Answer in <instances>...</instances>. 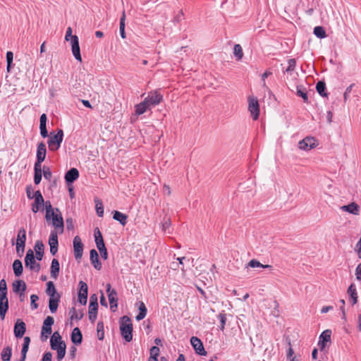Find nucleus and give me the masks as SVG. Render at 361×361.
Segmentation results:
<instances>
[{
	"label": "nucleus",
	"instance_id": "nucleus-5",
	"mask_svg": "<svg viewBox=\"0 0 361 361\" xmlns=\"http://www.w3.org/2000/svg\"><path fill=\"white\" fill-rule=\"evenodd\" d=\"M120 330L122 336L127 342H130L133 338V324L130 319L127 316H123L121 319Z\"/></svg>",
	"mask_w": 361,
	"mask_h": 361
},
{
	"label": "nucleus",
	"instance_id": "nucleus-6",
	"mask_svg": "<svg viewBox=\"0 0 361 361\" xmlns=\"http://www.w3.org/2000/svg\"><path fill=\"white\" fill-rule=\"evenodd\" d=\"M33 190L30 186L27 187L26 193L27 197L30 199H34V203L32 204V210L33 212L36 213L39 211V207L43 205L44 204V198L39 190L35 192L33 195H32Z\"/></svg>",
	"mask_w": 361,
	"mask_h": 361
},
{
	"label": "nucleus",
	"instance_id": "nucleus-9",
	"mask_svg": "<svg viewBox=\"0 0 361 361\" xmlns=\"http://www.w3.org/2000/svg\"><path fill=\"white\" fill-rule=\"evenodd\" d=\"M106 292L110 303V309L111 311L115 312L118 307V295L117 292L114 289H111L110 283L106 284Z\"/></svg>",
	"mask_w": 361,
	"mask_h": 361
},
{
	"label": "nucleus",
	"instance_id": "nucleus-55",
	"mask_svg": "<svg viewBox=\"0 0 361 361\" xmlns=\"http://www.w3.org/2000/svg\"><path fill=\"white\" fill-rule=\"evenodd\" d=\"M219 318L220 322H221V327L220 328H221V330H224L225 324H226V314H223V313H221L219 315Z\"/></svg>",
	"mask_w": 361,
	"mask_h": 361
},
{
	"label": "nucleus",
	"instance_id": "nucleus-42",
	"mask_svg": "<svg viewBox=\"0 0 361 361\" xmlns=\"http://www.w3.org/2000/svg\"><path fill=\"white\" fill-rule=\"evenodd\" d=\"M248 266L252 268H256V267H262V268H271V266L269 264H262L259 261L256 259H252L249 262Z\"/></svg>",
	"mask_w": 361,
	"mask_h": 361
},
{
	"label": "nucleus",
	"instance_id": "nucleus-36",
	"mask_svg": "<svg viewBox=\"0 0 361 361\" xmlns=\"http://www.w3.org/2000/svg\"><path fill=\"white\" fill-rule=\"evenodd\" d=\"M125 20H126V14H125V11H123L122 16L120 19V27H119L120 35L123 39H125L126 37V32H125Z\"/></svg>",
	"mask_w": 361,
	"mask_h": 361
},
{
	"label": "nucleus",
	"instance_id": "nucleus-19",
	"mask_svg": "<svg viewBox=\"0 0 361 361\" xmlns=\"http://www.w3.org/2000/svg\"><path fill=\"white\" fill-rule=\"evenodd\" d=\"M45 159V146L42 142L39 144L37 151V161L35 165L41 166V163Z\"/></svg>",
	"mask_w": 361,
	"mask_h": 361
},
{
	"label": "nucleus",
	"instance_id": "nucleus-17",
	"mask_svg": "<svg viewBox=\"0 0 361 361\" xmlns=\"http://www.w3.org/2000/svg\"><path fill=\"white\" fill-rule=\"evenodd\" d=\"M26 240V233L24 228H20L18 231L16 240V245L22 247L21 253H23Z\"/></svg>",
	"mask_w": 361,
	"mask_h": 361
},
{
	"label": "nucleus",
	"instance_id": "nucleus-47",
	"mask_svg": "<svg viewBox=\"0 0 361 361\" xmlns=\"http://www.w3.org/2000/svg\"><path fill=\"white\" fill-rule=\"evenodd\" d=\"M96 210L99 216H102L104 214V207L102 202L99 200L96 201Z\"/></svg>",
	"mask_w": 361,
	"mask_h": 361
},
{
	"label": "nucleus",
	"instance_id": "nucleus-14",
	"mask_svg": "<svg viewBox=\"0 0 361 361\" xmlns=\"http://www.w3.org/2000/svg\"><path fill=\"white\" fill-rule=\"evenodd\" d=\"M71 50L73 55L79 61H82V57L80 54V49L79 46L78 37L75 36L73 40L71 42Z\"/></svg>",
	"mask_w": 361,
	"mask_h": 361
},
{
	"label": "nucleus",
	"instance_id": "nucleus-39",
	"mask_svg": "<svg viewBox=\"0 0 361 361\" xmlns=\"http://www.w3.org/2000/svg\"><path fill=\"white\" fill-rule=\"evenodd\" d=\"M314 34L320 39H323L326 37V31L322 26L315 27L314 28Z\"/></svg>",
	"mask_w": 361,
	"mask_h": 361
},
{
	"label": "nucleus",
	"instance_id": "nucleus-62",
	"mask_svg": "<svg viewBox=\"0 0 361 361\" xmlns=\"http://www.w3.org/2000/svg\"><path fill=\"white\" fill-rule=\"evenodd\" d=\"M96 245L99 252L106 248L104 241L97 243Z\"/></svg>",
	"mask_w": 361,
	"mask_h": 361
},
{
	"label": "nucleus",
	"instance_id": "nucleus-59",
	"mask_svg": "<svg viewBox=\"0 0 361 361\" xmlns=\"http://www.w3.org/2000/svg\"><path fill=\"white\" fill-rule=\"evenodd\" d=\"M30 269H32L36 272H38L40 270V264L36 262L32 265H31V267H30Z\"/></svg>",
	"mask_w": 361,
	"mask_h": 361
},
{
	"label": "nucleus",
	"instance_id": "nucleus-35",
	"mask_svg": "<svg viewBox=\"0 0 361 361\" xmlns=\"http://www.w3.org/2000/svg\"><path fill=\"white\" fill-rule=\"evenodd\" d=\"M316 89L318 93L322 97H326L327 93L325 92L326 90V84L323 81H319L317 83Z\"/></svg>",
	"mask_w": 361,
	"mask_h": 361
},
{
	"label": "nucleus",
	"instance_id": "nucleus-37",
	"mask_svg": "<svg viewBox=\"0 0 361 361\" xmlns=\"http://www.w3.org/2000/svg\"><path fill=\"white\" fill-rule=\"evenodd\" d=\"M296 94L298 97H300L303 99L304 102L307 103L308 102V97L307 92H305V89L303 88L302 86H297V92Z\"/></svg>",
	"mask_w": 361,
	"mask_h": 361
},
{
	"label": "nucleus",
	"instance_id": "nucleus-60",
	"mask_svg": "<svg viewBox=\"0 0 361 361\" xmlns=\"http://www.w3.org/2000/svg\"><path fill=\"white\" fill-rule=\"evenodd\" d=\"M76 351H77V348L75 346H72L70 349V356L72 359H74L75 357V354H76Z\"/></svg>",
	"mask_w": 361,
	"mask_h": 361
},
{
	"label": "nucleus",
	"instance_id": "nucleus-50",
	"mask_svg": "<svg viewBox=\"0 0 361 361\" xmlns=\"http://www.w3.org/2000/svg\"><path fill=\"white\" fill-rule=\"evenodd\" d=\"M159 348L157 346H153L150 348V357L157 358L159 355Z\"/></svg>",
	"mask_w": 361,
	"mask_h": 361
},
{
	"label": "nucleus",
	"instance_id": "nucleus-2",
	"mask_svg": "<svg viewBox=\"0 0 361 361\" xmlns=\"http://www.w3.org/2000/svg\"><path fill=\"white\" fill-rule=\"evenodd\" d=\"M47 295L49 297V310L51 313H55L57 311L61 295L56 290L54 282L52 281L47 283Z\"/></svg>",
	"mask_w": 361,
	"mask_h": 361
},
{
	"label": "nucleus",
	"instance_id": "nucleus-32",
	"mask_svg": "<svg viewBox=\"0 0 361 361\" xmlns=\"http://www.w3.org/2000/svg\"><path fill=\"white\" fill-rule=\"evenodd\" d=\"M12 350L11 348L9 346H7L4 348L1 352V359L2 361H8L10 360L12 355Z\"/></svg>",
	"mask_w": 361,
	"mask_h": 361
},
{
	"label": "nucleus",
	"instance_id": "nucleus-7",
	"mask_svg": "<svg viewBox=\"0 0 361 361\" xmlns=\"http://www.w3.org/2000/svg\"><path fill=\"white\" fill-rule=\"evenodd\" d=\"M248 102V110L250 113V115L254 121H256L259 118V104L257 99L252 96L250 95L247 97Z\"/></svg>",
	"mask_w": 361,
	"mask_h": 361
},
{
	"label": "nucleus",
	"instance_id": "nucleus-46",
	"mask_svg": "<svg viewBox=\"0 0 361 361\" xmlns=\"http://www.w3.org/2000/svg\"><path fill=\"white\" fill-rule=\"evenodd\" d=\"M40 134L43 137H45V114H43L40 117Z\"/></svg>",
	"mask_w": 361,
	"mask_h": 361
},
{
	"label": "nucleus",
	"instance_id": "nucleus-28",
	"mask_svg": "<svg viewBox=\"0 0 361 361\" xmlns=\"http://www.w3.org/2000/svg\"><path fill=\"white\" fill-rule=\"evenodd\" d=\"M98 304L90 303L89 305V319L92 322H94L97 318Z\"/></svg>",
	"mask_w": 361,
	"mask_h": 361
},
{
	"label": "nucleus",
	"instance_id": "nucleus-21",
	"mask_svg": "<svg viewBox=\"0 0 361 361\" xmlns=\"http://www.w3.org/2000/svg\"><path fill=\"white\" fill-rule=\"evenodd\" d=\"M90 255L91 263L94 267L97 270H100L102 268V263L99 262L97 252L92 249L90 250Z\"/></svg>",
	"mask_w": 361,
	"mask_h": 361
},
{
	"label": "nucleus",
	"instance_id": "nucleus-61",
	"mask_svg": "<svg viewBox=\"0 0 361 361\" xmlns=\"http://www.w3.org/2000/svg\"><path fill=\"white\" fill-rule=\"evenodd\" d=\"M41 338L42 341L45 340V320H44L42 326Z\"/></svg>",
	"mask_w": 361,
	"mask_h": 361
},
{
	"label": "nucleus",
	"instance_id": "nucleus-38",
	"mask_svg": "<svg viewBox=\"0 0 361 361\" xmlns=\"http://www.w3.org/2000/svg\"><path fill=\"white\" fill-rule=\"evenodd\" d=\"M13 53L12 51H7L6 53V62H7V67L6 71L8 73L11 72L12 66H13Z\"/></svg>",
	"mask_w": 361,
	"mask_h": 361
},
{
	"label": "nucleus",
	"instance_id": "nucleus-49",
	"mask_svg": "<svg viewBox=\"0 0 361 361\" xmlns=\"http://www.w3.org/2000/svg\"><path fill=\"white\" fill-rule=\"evenodd\" d=\"M72 32H73L72 28L71 27H68L66 30V35H65L66 41L71 42L73 40V38L75 37V35H73Z\"/></svg>",
	"mask_w": 361,
	"mask_h": 361
},
{
	"label": "nucleus",
	"instance_id": "nucleus-43",
	"mask_svg": "<svg viewBox=\"0 0 361 361\" xmlns=\"http://www.w3.org/2000/svg\"><path fill=\"white\" fill-rule=\"evenodd\" d=\"M288 66L286 69V72L288 74L291 75V73L295 71V66H296V61L294 59H290L288 61Z\"/></svg>",
	"mask_w": 361,
	"mask_h": 361
},
{
	"label": "nucleus",
	"instance_id": "nucleus-18",
	"mask_svg": "<svg viewBox=\"0 0 361 361\" xmlns=\"http://www.w3.org/2000/svg\"><path fill=\"white\" fill-rule=\"evenodd\" d=\"M25 324L23 321L18 320L14 326V334L17 338H22L25 332Z\"/></svg>",
	"mask_w": 361,
	"mask_h": 361
},
{
	"label": "nucleus",
	"instance_id": "nucleus-11",
	"mask_svg": "<svg viewBox=\"0 0 361 361\" xmlns=\"http://www.w3.org/2000/svg\"><path fill=\"white\" fill-rule=\"evenodd\" d=\"M190 343L195 350L196 353L200 355H206L207 352L204 348L203 343L200 338L192 336L190 338Z\"/></svg>",
	"mask_w": 361,
	"mask_h": 361
},
{
	"label": "nucleus",
	"instance_id": "nucleus-4",
	"mask_svg": "<svg viewBox=\"0 0 361 361\" xmlns=\"http://www.w3.org/2000/svg\"><path fill=\"white\" fill-rule=\"evenodd\" d=\"M47 137L49 138L47 144L49 150L54 152L60 147L63 138V131L61 129H59L57 133L53 131L49 135H48L47 131Z\"/></svg>",
	"mask_w": 361,
	"mask_h": 361
},
{
	"label": "nucleus",
	"instance_id": "nucleus-8",
	"mask_svg": "<svg viewBox=\"0 0 361 361\" xmlns=\"http://www.w3.org/2000/svg\"><path fill=\"white\" fill-rule=\"evenodd\" d=\"M318 145L319 142L316 138L307 136L298 142V148L300 150L309 151L317 147Z\"/></svg>",
	"mask_w": 361,
	"mask_h": 361
},
{
	"label": "nucleus",
	"instance_id": "nucleus-51",
	"mask_svg": "<svg viewBox=\"0 0 361 361\" xmlns=\"http://www.w3.org/2000/svg\"><path fill=\"white\" fill-rule=\"evenodd\" d=\"M171 226V220L168 217H164L162 222V229L163 231H166L167 229L169 228Z\"/></svg>",
	"mask_w": 361,
	"mask_h": 361
},
{
	"label": "nucleus",
	"instance_id": "nucleus-13",
	"mask_svg": "<svg viewBox=\"0 0 361 361\" xmlns=\"http://www.w3.org/2000/svg\"><path fill=\"white\" fill-rule=\"evenodd\" d=\"M79 286L78 300L80 304L85 305L87 299V285L86 283L81 281L79 283Z\"/></svg>",
	"mask_w": 361,
	"mask_h": 361
},
{
	"label": "nucleus",
	"instance_id": "nucleus-22",
	"mask_svg": "<svg viewBox=\"0 0 361 361\" xmlns=\"http://www.w3.org/2000/svg\"><path fill=\"white\" fill-rule=\"evenodd\" d=\"M79 177V171L75 168L70 169L65 175V179L67 183H73Z\"/></svg>",
	"mask_w": 361,
	"mask_h": 361
},
{
	"label": "nucleus",
	"instance_id": "nucleus-1",
	"mask_svg": "<svg viewBox=\"0 0 361 361\" xmlns=\"http://www.w3.org/2000/svg\"><path fill=\"white\" fill-rule=\"evenodd\" d=\"M48 220H51L54 228L50 233L49 245L51 254L55 255L58 251V234H62L63 232V219L59 209L52 208L51 203L47 201V221Z\"/></svg>",
	"mask_w": 361,
	"mask_h": 361
},
{
	"label": "nucleus",
	"instance_id": "nucleus-48",
	"mask_svg": "<svg viewBox=\"0 0 361 361\" xmlns=\"http://www.w3.org/2000/svg\"><path fill=\"white\" fill-rule=\"evenodd\" d=\"M34 250L35 253L44 252V246L42 241H37L35 245Z\"/></svg>",
	"mask_w": 361,
	"mask_h": 361
},
{
	"label": "nucleus",
	"instance_id": "nucleus-20",
	"mask_svg": "<svg viewBox=\"0 0 361 361\" xmlns=\"http://www.w3.org/2000/svg\"><path fill=\"white\" fill-rule=\"evenodd\" d=\"M59 271H60L59 262L56 259H53L51 261V267H50L51 277L54 279H56L59 276Z\"/></svg>",
	"mask_w": 361,
	"mask_h": 361
},
{
	"label": "nucleus",
	"instance_id": "nucleus-57",
	"mask_svg": "<svg viewBox=\"0 0 361 361\" xmlns=\"http://www.w3.org/2000/svg\"><path fill=\"white\" fill-rule=\"evenodd\" d=\"M355 276L357 280L361 281V262L357 266L355 269Z\"/></svg>",
	"mask_w": 361,
	"mask_h": 361
},
{
	"label": "nucleus",
	"instance_id": "nucleus-56",
	"mask_svg": "<svg viewBox=\"0 0 361 361\" xmlns=\"http://www.w3.org/2000/svg\"><path fill=\"white\" fill-rule=\"evenodd\" d=\"M73 312L71 316V319H80L82 317V314H78L76 312H75V308H73L72 310L71 311V312Z\"/></svg>",
	"mask_w": 361,
	"mask_h": 361
},
{
	"label": "nucleus",
	"instance_id": "nucleus-34",
	"mask_svg": "<svg viewBox=\"0 0 361 361\" xmlns=\"http://www.w3.org/2000/svg\"><path fill=\"white\" fill-rule=\"evenodd\" d=\"M139 310H140V312L139 314L136 316V319L137 321H140V320H142V319H144L146 316V314H147V308L145 307V305L144 304V302H140V306H139Z\"/></svg>",
	"mask_w": 361,
	"mask_h": 361
},
{
	"label": "nucleus",
	"instance_id": "nucleus-25",
	"mask_svg": "<svg viewBox=\"0 0 361 361\" xmlns=\"http://www.w3.org/2000/svg\"><path fill=\"white\" fill-rule=\"evenodd\" d=\"M149 108V106L147 102H145V100L144 99L143 102L135 106V114L140 116L144 114Z\"/></svg>",
	"mask_w": 361,
	"mask_h": 361
},
{
	"label": "nucleus",
	"instance_id": "nucleus-31",
	"mask_svg": "<svg viewBox=\"0 0 361 361\" xmlns=\"http://www.w3.org/2000/svg\"><path fill=\"white\" fill-rule=\"evenodd\" d=\"M42 180V166L35 165L34 182L39 184Z\"/></svg>",
	"mask_w": 361,
	"mask_h": 361
},
{
	"label": "nucleus",
	"instance_id": "nucleus-26",
	"mask_svg": "<svg viewBox=\"0 0 361 361\" xmlns=\"http://www.w3.org/2000/svg\"><path fill=\"white\" fill-rule=\"evenodd\" d=\"M26 290V284L23 281H16L13 283V290L15 293L25 292Z\"/></svg>",
	"mask_w": 361,
	"mask_h": 361
},
{
	"label": "nucleus",
	"instance_id": "nucleus-53",
	"mask_svg": "<svg viewBox=\"0 0 361 361\" xmlns=\"http://www.w3.org/2000/svg\"><path fill=\"white\" fill-rule=\"evenodd\" d=\"M39 299L37 295H32L30 297L31 300V307L32 309H37L38 307V305L36 303V301Z\"/></svg>",
	"mask_w": 361,
	"mask_h": 361
},
{
	"label": "nucleus",
	"instance_id": "nucleus-44",
	"mask_svg": "<svg viewBox=\"0 0 361 361\" xmlns=\"http://www.w3.org/2000/svg\"><path fill=\"white\" fill-rule=\"evenodd\" d=\"M30 343V338L28 336H25L23 339V348L21 350V354H27Z\"/></svg>",
	"mask_w": 361,
	"mask_h": 361
},
{
	"label": "nucleus",
	"instance_id": "nucleus-27",
	"mask_svg": "<svg viewBox=\"0 0 361 361\" xmlns=\"http://www.w3.org/2000/svg\"><path fill=\"white\" fill-rule=\"evenodd\" d=\"M348 294L350 297V300L353 305H355L357 302V290L355 285L351 284L348 288Z\"/></svg>",
	"mask_w": 361,
	"mask_h": 361
},
{
	"label": "nucleus",
	"instance_id": "nucleus-3",
	"mask_svg": "<svg viewBox=\"0 0 361 361\" xmlns=\"http://www.w3.org/2000/svg\"><path fill=\"white\" fill-rule=\"evenodd\" d=\"M50 345L51 349L57 352L58 361H61L65 356L66 345L59 332L56 331L52 334Z\"/></svg>",
	"mask_w": 361,
	"mask_h": 361
},
{
	"label": "nucleus",
	"instance_id": "nucleus-54",
	"mask_svg": "<svg viewBox=\"0 0 361 361\" xmlns=\"http://www.w3.org/2000/svg\"><path fill=\"white\" fill-rule=\"evenodd\" d=\"M35 257L34 252L32 250H28L25 258V264H27L28 260L33 259Z\"/></svg>",
	"mask_w": 361,
	"mask_h": 361
},
{
	"label": "nucleus",
	"instance_id": "nucleus-23",
	"mask_svg": "<svg viewBox=\"0 0 361 361\" xmlns=\"http://www.w3.org/2000/svg\"><path fill=\"white\" fill-rule=\"evenodd\" d=\"M82 334L79 328L73 329L71 334V341L75 344H80L82 342Z\"/></svg>",
	"mask_w": 361,
	"mask_h": 361
},
{
	"label": "nucleus",
	"instance_id": "nucleus-10",
	"mask_svg": "<svg viewBox=\"0 0 361 361\" xmlns=\"http://www.w3.org/2000/svg\"><path fill=\"white\" fill-rule=\"evenodd\" d=\"M163 96L158 91L150 92L147 97L145 99V102L150 106H155L161 102Z\"/></svg>",
	"mask_w": 361,
	"mask_h": 361
},
{
	"label": "nucleus",
	"instance_id": "nucleus-41",
	"mask_svg": "<svg viewBox=\"0 0 361 361\" xmlns=\"http://www.w3.org/2000/svg\"><path fill=\"white\" fill-rule=\"evenodd\" d=\"M60 90V83L56 81L55 83L53 82L51 88L49 89V94L51 97H54L57 92Z\"/></svg>",
	"mask_w": 361,
	"mask_h": 361
},
{
	"label": "nucleus",
	"instance_id": "nucleus-63",
	"mask_svg": "<svg viewBox=\"0 0 361 361\" xmlns=\"http://www.w3.org/2000/svg\"><path fill=\"white\" fill-rule=\"evenodd\" d=\"M100 304H101V305L107 307V302H106V298L102 292V295L100 297Z\"/></svg>",
	"mask_w": 361,
	"mask_h": 361
},
{
	"label": "nucleus",
	"instance_id": "nucleus-12",
	"mask_svg": "<svg viewBox=\"0 0 361 361\" xmlns=\"http://www.w3.org/2000/svg\"><path fill=\"white\" fill-rule=\"evenodd\" d=\"M73 251L75 259H80L82 256L83 244L78 235H76L73 239Z\"/></svg>",
	"mask_w": 361,
	"mask_h": 361
},
{
	"label": "nucleus",
	"instance_id": "nucleus-64",
	"mask_svg": "<svg viewBox=\"0 0 361 361\" xmlns=\"http://www.w3.org/2000/svg\"><path fill=\"white\" fill-rule=\"evenodd\" d=\"M54 318L51 316L47 317V326H51L54 324Z\"/></svg>",
	"mask_w": 361,
	"mask_h": 361
},
{
	"label": "nucleus",
	"instance_id": "nucleus-45",
	"mask_svg": "<svg viewBox=\"0 0 361 361\" xmlns=\"http://www.w3.org/2000/svg\"><path fill=\"white\" fill-rule=\"evenodd\" d=\"M97 336L99 340H102L104 336V324L103 322H98L97 325Z\"/></svg>",
	"mask_w": 361,
	"mask_h": 361
},
{
	"label": "nucleus",
	"instance_id": "nucleus-40",
	"mask_svg": "<svg viewBox=\"0 0 361 361\" xmlns=\"http://www.w3.org/2000/svg\"><path fill=\"white\" fill-rule=\"evenodd\" d=\"M233 54L237 60H240L243 56V51L240 44H235L233 47Z\"/></svg>",
	"mask_w": 361,
	"mask_h": 361
},
{
	"label": "nucleus",
	"instance_id": "nucleus-16",
	"mask_svg": "<svg viewBox=\"0 0 361 361\" xmlns=\"http://www.w3.org/2000/svg\"><path fill=\"white\" fill-rule=\"evenodd\" d=\"M331 331L326 330L322 333L319 336V346L321 350H323L326 346V343L330 341L331 339Z\"/></svg>",
	"mask_w": 361,
	"mask_h": 361
},
{
	"label": "nucleus",
	"instance_id": "nucleus-33",
	"mask_svg": "<svg viewBox=\"0 0 361 361\" xmlns=\"http://www.w3.org/2000/svg\"><path fill=\"white\" fill-rule=\"evenodd\" d=\"M0 298H7V286L5 279L0 281Z\"/></svg>",
	"mask_w": 361,
	"mask_h": 361
},
{
	"label": "nucleus",
	"instance_id": "nucleus-29",
	"mask_svg": "<svg viewBox=\"0 0 361 361\" xmlns=\"http://www.w3.org/2000/svg\"><path fill=\"white\" fill-rule=\"evenodd\" d=\"M13 269L16 276H20L23 270V264L20 260L16 259L13 263Z\"/></svg>",
	"mask_w": 361,
	"mask_h": 361
},
{
	"label": "nucleus",
	"instance_id": "nucleus-52",
	"mask_svg": "<svg viewBox=\"0 0 361 361\" xmlns=\"http://www.w3.org/2000/svg\"><path fill=\"white\" fill-rule=\"evenodd\" d=\"M94 238H95V243L101 242V241H104L102 235L100 231L99 230V228H97L94 230Z\"/></svg>",
	"mask_w": 361,
	"mask_h": 361
},
{
	"label": "nucleus",
	"instance_id": "nucleus-30",
	"mask_svg": "<svg viewBox=\"0 0 361 361\" xmlns=\"http://www.w3.org/2000/svg\"><path fill=\"white\" fill-rule=\"evenodd\" d=\"M113 218L119 221L123 226H125L127 223L128 216L120 212L115 211L114 212Z\"/></svg>",
	"mask_w": 361,
	"mask_h": 361
},
{
	"label": "nucleus",
	"instance_id": "nucleus-15",
	"mask_svg": "<svg viewBox=\"0 0 361 361\" xmlns=\"http://www.w3.org/2000/svg\"><path fill=\"white\" fill-rule=\"evenodd\" d=\"M343 212H348L354 215H359L360 212V207L356 202H351L349 204L341 207Z\"/></svg>",
	"mask_w": 361,
	"mask_h": 361
},
{
	"label": "nucleus",
	"instance_id": "nucleus-58",
	"mask_svg": "<svg viewBox=\"0 0 361 361\" xmlns=\"http://www.w3.org/2000/svg\"><path fill=\"white\" fill-rule=\"evenodd\" d=\"M353 87V85H350V86H348L345 92H344V100L346 101L347 99H348V97L349 95V94L351 92V90H352V88Z\"/></svg>",
	"mask_w": 361,
	"mask_h": 361
},
{
	"label": "nucleus",
	"instance_id": "nucleus-24",
	"mask_svg": "<svg viewBox=\"0 0 361 361\" xmlns=\"http://www.w3.org/2000/svg\"><path fill=\"white\" fill-rule=\"evenodd\" d=\"M8 309V298H0V317L2 320L4 319L6 313Z\"/></svg>",
	"mask_w": 361,
	"mask_h": 361
}]
</instances>
